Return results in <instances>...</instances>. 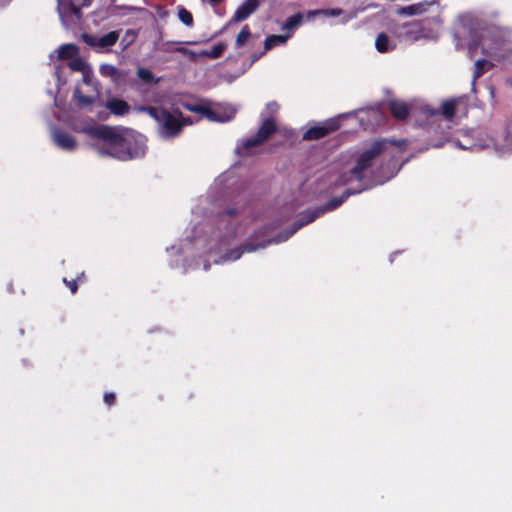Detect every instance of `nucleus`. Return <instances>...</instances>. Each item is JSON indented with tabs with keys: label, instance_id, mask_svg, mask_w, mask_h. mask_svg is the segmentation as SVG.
I'll list each match as a JSON object with an SVG mask.
<instances>
[{
	"label": "nucleus",
	"instance_id": "13",
	"mask_svg": "<svg viewBox=\"0 0 512 512\" xmlns=\"http://www.w3.org/2000/svg\"><path fill=\"white\" fill-rule=\"evenodd\" d=\"M105 107L116 116H123L130 111L129 104L126 101L117 98L108 100Z\"/></svg>",
	"mask_w": 512,
	"mask_h": 512
},
{
	"label": "nucleus",
	"instance_id": "4",
	"mask_svg": "<svg viewBox=\"0 0 512 512\" xmlns=\"http://www.w3.org/2000/svg\"><path fill=\"white\" fill-rule=\"evenodd\" d=\"M360 191L361 190L351 191L350 189H346L341 196L331 198L324 205L313 208V209L306 210L304 213H302L300 219L298 220V225L295 228L294 232L297 229L303 227L304 225L312 223L313 221H315L317 218H319L326 212L335 210L336 208L341 206L348 199V197L350 195L359 193Z\"/></svg>",
	"mask_w": 512,
	"mask_h": 512
},
{
	"label": "nucleus",
	"instance_id": "16",
	"mask_svg": "<svg viewBox=\"0 0 512 512\" xmlns=\"http://www.w3.org/2000/svg\"><path fill=\"white\" fill-rule=\"evenodd\" d=\"M227 49V45L224 43H218L214 45L210 50H201L199 52L200 57H206L210 59H217L223 55L225 50Z\"/></svg>",
	"mask_w": 512,
	"mask_h": 512
},
{
	"label": "nucleus",
	"instance_id": "41",
	"mask_svg": "<svg viewBox=\"0 0 512 512\" xmlns=\"http://www.w3.org/2000/svg\"><path fill=\"white\" fill-rule=\"evenodd\" d=\"M237 213H238V211H237L235 208H231V209H227V210H226V214H227L228 216H234V215H236Z\"/></svg>",
	"mask_w": 512,
	"mask_h": 512
},
{
	"label": "nucleus",
	"instance_id": "34",
	"mask_svg": "<svg viewBox=\"0 0 512 512\" xmlns=\"http://www.w3.org/2000/svg\"><path fill=\"white\" fill-rule=\"evenodd\" d=\"M279 109L280 106L276 101H270L266 104V111L272 118L275 114L278 113Z\"/></svg>",
	"mask_w": 512,
	"mask_h": 512
},
{
	"label": "nucleus",
	"instance_id": "35",
	"mask_svg": "<svg viewBox=\"0 0 512 512\" xmlns=\"http://www.w3.org/2000/svg\"><path fill=\"white\" fill-rule=\"evenodd\" d=\"M63 283L70 289L72 294H75L78 290L77 280H67V278H63Z\"/></svg>",
	"mask_w": 512,
	"mask_h": 512
},
{
	"label": "nucleus",
	"instance_id": "37",
	"mask_svg": "<svg viewBox=\"0 0 512 512\" xmlns=\"http://www.w3.org/2000/svg\"><path fill=\"white\" fill-rule=\"evenodd\" d=\"M505 132H506V140L509 143H512V118L509 119V121L507 122L506 127H505Z\"/></svg>",
	"mask_w": 512,
	"mask_h": 512
},
{
	"label": "nucleus",
	"instance_id": "44",
	"mask_svg": "<svg viewBox=\"0 0 512 512\" xmlns=\"http://www.w3.org/2000/svg\"><path fill=\"white\" fill-rule=\"evenodd\" d=\"M208 1L211 2V3L216 4V3L222 2L223 0H208Z\"/></svg>",
	"mask_w": 512,
	"mask_h": 512
},
{
	"label": "nucleus",
	"instance_id": "39",
	"mask_svg": "<svg viewBox=\"0 0 512 512\" xmlns=\"http://www.w3.org/2000/svg\"><path fill=\"white\" fill-rule=\"evenodd\" d=\"M90 81H91V72L84 70V72H83V82L86 83V84H89Z\"/></svg>",
	"mask_w": 512,
	"mask_h": 512
},
{
	"label": "nucleus",
	"instance_id": "21",
	"mask_svg": "<svg viewBox=\"0 0 512 512\" xmlns=\"http://www.w3.org/2000/svg\"><path fill=\"white\" fill-rule=\"evenodd\" d=\"M493 64L486 59H479L475 63L473 78L474 80L480 78L485 72L489 71Z\"/></svg>",
	"mask_w": 512,
	"mask_h": 512
},
{
	"label": "nucleus",
	"instance_id": "33",
	"mask_svg": "<svg viewBox=\"0 0 512 512\" xmlns=\"http://www.w3.org/2000/svg\"><path fill=\"white\" fill-rule=\"evenodd\" d=\"M176 51L182 53L185 56H187L188 59L193 61V62H196L197 59H198V56H199V54H197L196 52H194L192 50H189L187 48H184V47L177 48Z\"/></svg>",
	"mask_w": 512,
	"mask_h": 512
},
{
	"label": "nucleus",
	"instance_id": "25",
	"mask_svg": "<svg viewBox=\"0 0 512 512\" xmlns=\"http://www.w3.org/2000/svg\"><path fill=\"white\" fill-rule=\"evenodd\" d=\"M73 98L77 100L80 107H86L93 104L96 100L94 96L84 95L79 88H76L73 93Z\"/></svg>",
	"mask_w": 512,
	"mask_h": 512
},
{
	"label": "nucleus",
	"instance_id": "20",
	"mask_svg": "<svg viewBox=\"0 0 512 512\" xmlns=\"http://www.w3.org/2000/svg\"><path fill=\"white\" fill-rule=\"evenodd\" d=\"M390 39L388 35L384 32H381L378 34L376 40H375V47L378 52L380 53H386L389 50L393 49L394 46L390 47Z\"/></svg>",
	"mask_w": 512,
	"mask_h": 512
},
{
	"label": "nucleus",
	"instance_id": "14",
	"mask_svg": "<svg viewBox=\"0 0 512 512\" xmlns=\"http://www.w3.org/2000/svg\"><path fill=\"white\" fill-rule=\"evenodd\" d=\"M389 110L397 120H405L409 116V108L407 104L402 101H390Z\"/></svg>",
	"mask_w": 512,
	"mask_h": 512
},
{
	"label": "nucleus",
	"instance_id": "38",
	"mask_svg": "<svg viewBox=\"0 0 512 512\" xmlns=\"http://www.w3.org/2000/svg\"><path fill=\"white\" fill-rule=\"evenodd\" d=\"M118 9L125 10V11H142L143 10L142 8L128 6V5L118 6Z\"/></svg>",
	"mask_w": 512,
	"mask_h": 512
},
{
	"label": "nucleus",
	"instance_id": "1",
	"mask_svg": "<svg viewBox=\"0 0 512 512\" xmlns=\"http://www.w3.org/2000/svg\"><path fill=\"white\" fill-rule=\"evenodd\" d=\"M90 135L102 140L107 145L104 153L118 160L127 161L145 154L146 147L143 142L127 131L121 132L115 127L99 125L90 129Z\"/></svg>",
	"mask_w": 512,
	"mask_h": 512
},
{
	"label": "nucleus",
	"instance_id": "18",
	"mask_svg": "<svg viewBox=\"0 0 512 512\" xmlns=\"http://www.w3.org/2000/svg\"><path fill=\"white\" fill-rule=\"evenodd\" d=\"M458 101L456 99H449L442 103L440 113L445 119L451 120L456 113Z\"/></svg>",
	"mask_w": 512,
	"mask_h": 512
},
{
	"label": "nucleus",
	"instance_id": "17",
	"mask_svg": "<svg viewBox=\"0 0 512 512\" xmlns=\"http://www.w3.org/2000/svg\"><path fill=\"white\" fill-rule=\"evenodd\" d=\"M79 53V48L75 44H64L59 48L58 57L62 60L73 59Z\"/></svg>",
	"mask_w": 512,
	"mask_h": 512
},
{
	"label": "nucleus",
	"instance_id": "3",
	"mask_svg": "<svg viewBox=\"0 0 512 512\" xmlns=\"http://www.w3.org/2000/svg\"><path fill=\"white\" fill-rule=\"evenodd\" d=\"M189 117H184L179 109L172 112L166 110L158 123L159 133L164 138H174L180 135L186 125H191Z\"/></svg>",
	"mask_w": 512,
	"mask_h": 512
},
{
	"label": "nucleus",
	"instance_id": "29",
	"mask_svg": "<svg viewBox=\"0 0 512 512\" xmlns=\"http://www.w3.org/2000/svg\"><path fill=\"white\" fill-rule=\"evenodd\" d=\"M178 18L179 20L186 26L193 25V15L190 11H188L184 7H180L178 10Z\"/></svg>",
	"mask_w": 512,
	"mask_h": 512
},
{
	"label": "nucleus",
	"instance_id": "23",
	"mask_svg": "<svg viewBox=\"0 0 512 512\" xmlns=\"http://www.w3.org/2000/svg\"><path fill=\"white\" fill-rule=\"evenodd\" d=\"M252 33L249 25H244L241 29V31L238 33L236 40H235V46L236 48H241L245 46L248 43V40L251 38Z\"/></svg>",
	"mask_w": 512,
	"mask_h": 512
},
{
	"label": "nucleus",
	"instance_id": "27",
	"mask_svg": "<svg viewBox=\"0 0 512 512\" xmlns=\"http://www.w3.org/2000/svg\"><path fill=\"white\" fill-rule=\"evenodd\" d=\"M426 10L425 5L422 3L412 4L400 9L401 14H405L408 16L418 15L423 13Z\"/></svg>",
	"mask_w": 512,
	"mask_h": 512
},
{
	"label": "nucleus",
	"instance_id": "9",
	"mask_svg": "<svg viewBox=\"0 0 512 512\" xmlns=\"http://www.w3.org/2000/svg\"><path fill=\"white\" fill-rule=\"evenodd\" d=\"M259 0H246L241 6L237 8L234 15L232 16L231 22H241L246 20L251 14H253L259 7Z\"/></svg>",
	"mask_w": 512,
	"mask_h": 512
},
{
	"label": "nucleus",
	"instance_id": "5",
	"mask_svg": "<svg viewBox=\"0 0 512 512\" xmlns=\"http://www.w3.org/2000/svg\"><path fill=\"white\" fill-rule=\"evenodd\" d=\"M340 128V122L338 119L332 118L325 121L320 126H313L309 128L304 134V140H319L326 137L330 133L337 131Z\"/></svg>",
	"mask_w": 512,
	"mask_h": 512
},
{
	"label": "nucleus",
	"instance_id": "19",
	"mask_svg": "<svg viewBox=\"0 0 512 512\" xmlns=\"http://www.w3.org/2000/svg\"><path fill=\"white\" fill-rule=\"evenodd\" d=\"M118 38L119 33L117 31H110L107 34L99 37L98 45L100 48L112 47L116 44Z\"/></svg>",
	"mask_w": 512,
	"mask_h": 512
},
{
	"label": "nucleus",
	"instance_id": "8",
	"mask_svg": "<svg viewBox=\"0 0 512 512\" xmlns=\"http://www.w3.org/2000/svg\"><path fill=\"white\" fill-rule=\"evenodd\" d=\"M184 108L190 112L201 114L211 121L227 122L232 119V116L223 117L212 108L199 104H185Z\"/></svg>",
	"mask_w": 512,
	"mask_h": 512
},
{
	"label": "nucleus",
	"instance_id": "10",
	"mask_svg": "<svg viewBox=\"0 0 512 512\" xmlns=\"http://www.w3.org/2000/svg\"><path fill=\"white\" fill-rule=\"evenodd\" d=\"M263 144L256 135L242 139L238 142L235 153L240 157H246L251 154V149Z\"/></svg>",
	"mask_w": 512,
	"mask_h": 512
},
{
	"label": "nucleus",
	"instance_id": "36",
	"mask_svg": "<svg viewBox=\"0 0 512 512\" xmlns=\"http://www.w3.org/2000/svg\"><path fill=\"white\" fill-rule=\"evenodd\" d=\"M103 400L108 406H112L116 402V395L113 392H106Z\"/></svg>",
	"mask_w": 512,
	"mask_h": 512
},
{
	"label": "nucleus",
	"instance_id": "40",
	"mask_svg": "<svg viewBox=\"0 0 512 512\" xmlns=\"http://www.w3.org/2000/svg\"><path fill=\"white\" fill-rule=\"evenodd\" d=\"M75 280H77V283L85 282V280H86L85 273H84V272H81V273L77 276V278H76Z\"/></svg>",
	"mask_w": 512,
	"mask_h": 512
},
{
	"label": "nucleus",
	"instance_id": "30",
	"mask_svg": "<svg viewBox=\"0 0 512 512\" xmlns=\"http://www.w3.org/2000/svg\"><path fill=\"white\" fill-rule=\"evenodd\" d=\"M68 66L72 71L84 72L86 69V62L81 57L76 56L73 59H70Z\"/></svg>",
	"mask_w": 512,
	"mask_h": 512
},
{
	"label": "nucleus",
	"instance_id": "7",
	"mask_svg": "<svg viewBox=\"0 0 512 512\" xmlns=\"http://www.w3.org/2000/svg\"><path fill=\"white\" fill-rule=\"evenodd\" d=\"M52 139L55 144L63 150L73 151L77 147V141L75 138L68 132L58 127H54L52 129Z\"/></svg>",
	"mask_w": 512,
	"mask_h": 512
},
{
	"label": "nucleus",
	"instance_id": "43",
	"mask_svg": "<svg viewBox=\"0 0 512 512\" xmlns=\"http://www.w3.org/2000/svg\"><path fill=\"white\" fill-rule=\"evenodd\" d=\"M482 52L485 54V55H488V56H492L491 53H489L488 51L485 50V48L482 49Z\"/></svg>",
	"mask_w": 512,
	"mask_h": 512
},
{
	"label": "nucleus",
	"instance_id": "2",
	"mask_svg": "<svg viewBox=\"0 0 512 512\" xmlns=\"http://www.w3.org/2000/svg\"><path fill=\"white\" fill-rule=\"evenodd\" d=\"M387 149V140L378 139L372 142L370 147L359 154L356 163L348 173L341 175L340 184H347L353 179L363 181L366 177L365 172L370 169L375 159L383 154Z\"/></svg>",
	"mask_w": 512,
	"mask_h": 512
},
{
	"label": "nucleus",
	"instance_id": "28",
	"mask_svg": "<svg viewBox=\"0 0 512 512\" xmlns=\"http://www.w3.org/2000/svg\"><path fill=\"white\" fill-rule=\"evenodd\" d=\"M343 13V10L341 8H332V9H323V10H314L309 11L308 16H315L318 14H322L329 17H337L340 16Z\"/></svg>",
	"mask_w": 512,
	"mask_h": 512
},
{
	"label": "nucleus",
	"instance_id": "6",
	"mask_svg": "<svg viewBox=\"0 0 512 512\" xmlns=\"http://www.w3.org/2000/svg\"><path fill=\"white\" fill-rule=\"evenodd\" d=\"M289 37H290L289 34L288 35H276V34L268 35L264 40L263 50L258 53H253L251 55L250 63L253 64V63L257 62L260 58H262L268 51H270L274 47L285 44Z\"/></svg>",
	"mask_w": 512,
	"mask_h": 512
},
{
	"label": "nucleus",
	"instance_id": "15",
	"mask_svg": "<svg viewBox=\"0 0 512 512\" xmlns=\"http://www.w3.org/2000/svg\"><path fill=\"white\" fill-rule=\"evenodd\" d=\"M258 248V246L253 245L251 243H245L240 247L231 249L225 253L223 256L224 260L235 261L238 260L244 252H253Z\"/></svg>",
	"mask_w": 512,
	"mask_h": 512
},
{
	"label": "nucleus",
	"instance_id": "42",
	"mask_svg": "<svg viewBox=\"0 0 512 512\" xmlns=\"http://www.w3.org/2000/svg\"><path fill=\"white\" fill-rule=\"evenodd\" d=\"M427 112L431 116H435V115L439 114V111L436 109H429Z\"/></svg>",
	"mask_w": 512,
	"mask_h": 512
},
{
	"label": "nucleus",
	"instance_id": "24",
	"mask_svg": "<svg viewBox=\"0 0 512 512\" xmlns=\"http://www.w3.org/2000/svg\"><path fill=\"white\" fill-rule=\"evenodd\" d=\"M142 112H145L148 114L151 118H153L157 123H159L160 119L162 118L163 114L167 109L162 107H155V106H142L139 109Z\"/></svg>",
	"mask_w": 512,
	"mask_h": 512
},
{
	"label": "nucleus",
	"instance_id": "22",
	"mask_svg": "<svg viewBox=\"0 0 512 512\" xmlns=\"http://www.w3.org/2000/svg\"><path fill=\"white\" fill-rule=\"evenodd\" d=\"M303 21V14L300 12L295 13L294 15L288 17L284 22L282 29L283 30H294L301 25Z\"/></svg>",
	"mask_w": 512,
	"mask_h": 512
},
{
	"label": "nucleus",
	"instance_id": "32",
	"mask_svg": "<svg viewBox=\"0 0 512 512\" xmlns=\"http://www.w3.org/2000/svg\"><path fill=\"white\" fill-rule=\"evenodd\" d=\"M81 38H82L83 42L85 44H87L88 46L99 47V45H98L99 37L91 35V34L83 33L81 35Z\"/></svg>",
	"mask_w": 512,
	"mask_h": 512
},
{
	"label": "nucleus",
	"instance_id": "26",
	"mask_svg": "<svg viewBox=\"0 0 512 512\" xmlns=\"http://www.w3.org/2000/svg\"><path fill=\"white\" fill-rule=\"evenodd\" d=\"M137 76L138 78L145 84H152V83H158V79L155 78L152 71H150L147 68L140 67L137 70Z\"/></svg>",
	"mask_w": 512,
	"mask_h": 512
},
{
	"label": "nucleus",
	"instance_id": "31",
	"mask_svg": "<svg viewBox=\"0 0 512 512\" xmlns=\"http://www.w3.org/2000/svg\"><path fill=\"white\" fill-rule=\"evenodd\" d=\"M405 28V35L410 36L412 34L420 33L421 32V25L417 21H413L410 23H407L404 25Z\"/></svg>",
	"mask_w": 512,
	"mask_h": 512
},
{
	"label": "nucleus",
	"instance_id": "11",
	"mask_svg": "<svg viewBox=\"0 0 512 512\" xmlns=\"http://www.w3.org/2000/svg\"><path fill=\"white\" fill-rule=\"evenodd\" d=\"M276 132L277 125L275 119L272 117H268L262 122L261 126L259 127L256 133V136L262 143H264Z\"/></svg>",
	"mask_w": 512,
	"mask_h": 512
},
{
	"label": "nucleus",
	"instance_id": "45",
	"mask_svg": "<svg viewBox=\"0 0 512 512\" xmlns=\"http://www.w3.org/2000/svg\"><path fill=\"white\" fill-rule=\"evenodd\" d=\"M90 2H91V0H84L83 5H84V6H87V5H89V4H90Z\"/></svg>",
	"mask_w": 512,
	"mask_h": 512
},
{
	"label": "nucleus",
	"instance_id": "12",
	"mask_svg": "<svg viewBox=\"0 0 512 512\" xmlns=\"http://www.w3.org/2000/svg\"><path fill=\"white\" fill-rule=\"evenodd\" d=\"M99 72L103 77L110 78L115 84H119L126 76V73L112 64L100 65Z\"/></svg>",
	"mask_w": 512,
	"mask_h": 512
}]
</instances>
